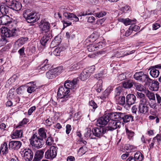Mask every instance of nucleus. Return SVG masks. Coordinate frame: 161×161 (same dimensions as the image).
<instances>
[{"instance_id": "37998d69", "label": "nucleus", "mask_w": 161, "mask_h": 161, "mask_svg": "<svg viewBox=\"0 0 161 161\" xmlns=\"http://www.w3.org/2000/svg\"><path fill=\"white\" fill-rule=\"evenodd\" d=\"M149 102L146 98L140 100L139 106H148Z\"/></svg>"}, {"instance_id": "79ce46f5", "label": "nucleus", "mask_w": 161, "mask_h": 161, "mask_svg": "<svg viewBox=\"0 0 161 161\" xmlns=\"http://www.w3.org/2000/svg\"><path fill=\"white\" fill-rule=\"evenodd\" d=\"M52 67V66L50 64H44L43 66L39 68V67L38 66V68L39 69H40L41 70L44 71L50 69Z\"/></svg>"}, {"instance_id": "f3484780", "label": "nucleus", "mask_w": 161, "mask_h": 161, "mask_svg": "<svg viewBox=\"0 0 161 161\" xmlns=\"http://www.w3.org/2000/svg\"><path fill=\"white\" fill-rule=\"evenodd\" d=\"M102 42H99L95 45L93 44H89L87 47V49L88 50H97L98 49H101L102 48L103 46Z\"/></svg>"}, {"instance_id": "a878e982", "label": "nucleus", "mask_w": 161, "mask_h": 161, "mask_svg": "<svg viewBox=\"0 0 161 161\" xmlns=\"http://www.w3.org/2000/svg\"><path fill=\"white\" fill-rule=\"evenodd\" d=\"M161 141L160 140V136L158 134L156 136L154 137L152 140V142L151 144H150L149 146L150 149H152L153 148V146L156 142H159Z\"/></svg>"}, {"instance_id": "4d7b16f0", "label": "nucleus", "mask_w": 161, "mask_h": 161, "mask_svg": "<svg viewBox=\"0 0 161 161\" xmlns=\"http://www.w3.org/2000/svg\"><path fill=\"white\" fill-rule=\"evenodd\" d=\"M90 108H93L94 110L97 107V104L93 101L92 100L89 102Z\"/></svg>"}, {"instance_id": "20e7f679", "label": "nucleus", "mask_w": 161, "mask_h": 161, "mask_svg": "<svg viewBox=\"0 0 161 161\" xmlns=\"http://www.w3.org/2000/svg\"><path fill=\"white\" fill-rule=\"evenodd\" d=\"M111 130V127L105 128L96 127L93 128L92 132L93 135L97 137H100L106 132L107 131Z\"/></svg>"}, {"instance_id": "c756f323", "label": "nucleus", "mask_w": 161, "mask_h": 161, "mask_svg": "<svg viewBox=\"0 0 161 161\" xmlns=\"http://www.w3.org/2000/svg\"><path fill=\"white\" fill-rule=\"evenodd\" d=\"M38 134L40 138H42V140H43L44 138L47 137L45 129L43 128H40L39 129Z\"/></svg>"}, {"instance_id": "ea45409f", "label": "nucleus", "mask_w": 161, "mask_h": 161, "mask_svg": "<svg viewBox=\"0 0 161 161\" xmlns=\"http://www.w3.org/2000/svg\"><path fill=\"white\" fill-rule=\"evenodd\" d=\"M64 86L66 88L69 89V92L70 91V89L72 90V89H74L75 88L74 87L73 85V84H72V83L71 82V81L69 80L66 81L65 82Z\"/></svg>"}, {"instance_id": "69168bd1", "label": "nucleus", "mask_w": 161, "mask_h": 161, "mask_svg": "<svg viewBox=\"0 0 161 161\" xmlns=\"http://www.w3.org/2000/svg\"><path fill=\"white\" fill-rule=\"evenodd\" d=\"M95 16L98 17L100 18L106 15V13L104 12H101L99 13H95Z\"/></svg>"}, {"instance_id": "680f3d73", "label": "nucleus", "mask_w": 161, "mask_h": 161, "mask_svg": "<svg viewBox=\"0 0 161 161\" xmlns=\"http://www.w3.org/2000/svg\"><path fill=\"white\" fill-rule=\"evenodd\" d=\"M58 44V42L57 41L56 38H55L51 43V47H54Z\"/></svg>"}, {"instance_id": "4468645a", "label": "nucleus", "mask_w": 161, "mask_h": 161, "mask_svg": "<svg viewBox=\"0 0 161 161\" xmlns=\"http://www.w3.org/2000/svg\"><path fill=\"white\" fill-rule=\"evenodd\" d=\"M11 22V18L8 15H3L0 16V24L6 25Z\"/></svg>"}, {"instance_id": "f03ea898", "label": "nucleus", "mask_w": 161, "mask_h": 161, "mask_svg": "<svg viewBox=\"0 0 161 161\" xmlns=\"http://www.w3.org/2000/svg\"><path fill=\"white\" fill-rule=\"evenodd\" d=\"M69 92V90L64 86L60 87L58 92V96L63 99L62 101H65L69 97V95H68Z\"/></svg>"}, {"instance_id": "9d476101", "label": "nucleus", "mask_w": 161, "mask_h": 161, "mask_svg": "<svg viewBox=\"0 0 161 161\" xmlns=\"http://www.w3.org/2000/svg\"><path fill=\"white\" fill-rule=\"evenodd\" d=\"M24 152V158L26 161H31L33 157V153L30 149H25L23 151Z\"/></svg>"}, {"instance_id": "6e6552de", "label": "nucleus", "mask_w": 161, "mask_h": 161, "mask_svg": "<svg viewBox=\"0 0 161 161\" xmlns=\"http://www.w3.org/2000/svg\"><path fill=\"white\" fill-rule=\"evenodd\" d=\"M159 69H161V65H157L151 66L149 69L150 70V74L153 78H157L159 75Z\"/></svg>"}, {"instance_id": "de8ad7c7", "label": "nucleus", "mask_w": 161, "mask_h": 161, "mask_svg": "<svg viewBox=\"0 0 161 161\" xmlns=\"http://www.w3.org/2000/svg\"><path fill=\"white\" fill-rule=\"evenodd\" d=\"M122 91V88L120 86L116 88L115 90V97L119 96Z\"/></svg>"}, {"instance_id": "bf43d9fd", "label": "nucleus", "mask_w": 161, "mask_h": 161, "mask_svg": "<svg viewBox=\"0 0 161 161\" xmlns=\"http://www.w3.org/2000/svg\"><path fill=\"white\" fill-rule=\"evenodd\" d=\"M126 77L125 73H122L118 76V80L122 81L126 79Z\"/></svg>"}, {"instance_id": "49530a36", "label": "nucleus", "mask_w": 161, "mask_h": 161, "mask_svg": "<svg viewBox=\"0 0 161 161\" xmlns=\"http://www.w3.org/2000/svg\"><path fill=\"white\" fill-rule=\"evenodd\" d=\"M32 12H31V10L29 9L25 10L23 13V15L24 17L26 19V18H28L29 15L31 14Z\"/></svg>"}, {"instance_id": "c9c22d12", "label": "nucleus", "mask_w": 161, "mask_h": 161, "mask_svg": "<svg viewBox=\"0 0 161 161\" xmlns=\"http://www.w3.org/2000/svg\"><path fill=\"white\" fill-rule=\"evenodd\" d=\"M98 36L95 34H92L86 40V42H95Z\"/></svg>"}, {"instance_id": "f8f14e48", "label": "nucleus", "mask_w": 161, "mask_h": 161, "mask_svg": "<svg viewBox=\"0 0 161 161\" xmlns=\"http://www.w3.org/2000/svg\"><path fill=\"white\" fill-rule=\"evenodd\" d=\"M63 15L66 19L69 20H73L75 22H78L79 20L78 17L73 13L64 12L63 13Z\"/></svg>"}, {"instance_id": "473e14b6", "label": "nucleus", "mask_w": 161, "mask_h": 161, "mask_svg": "<svg viewBox=\"0 0 161 161\" xmlns=\"http://www.w3.org/2000/svg\"><path fill=\"white\" fill-rule=\"evenodd\" d=\"M0 151L3 153H6L8 152V148L7 143L5 142L2 144L0 148Z\"/></svg>"}, {"instance_id": "e433bc0d", "label": "nucleus", "mask_w": 161, "mask_h": 161, "mask_svg": "<svg viewBox=\"0 0 161 161\" xmlns=\"http://www.w3.org/2000/svg\"><path fill=\"white\" fill-rule=\"evenodd\" d=\"M89 77L88 73L86 71H83L81 74L80 76V78L82 81L86 80Z\"/></svg>"}, {"instance_id": "09e8293b", "label": "nucleus", "mask_w": 161, "mask_h": 161, "mask_svg": "<svg viewBox=\"0 0 161 161\" xmlns=\"http://www.w3.org/2000/svg\"><path fill=\"white\" fill-rule=\"evenodd\" d=\"M54 142L53 138L51 137H48L46 141V143L47 145L51 146Z\"/></svg>"}, {"instance_id": "39448f33", "label": "nucleus", "mask_w": 161, "mask_h": 161, "mask_svg": "<svg viewBox=\"0 0 161 161\" xmlns=\"http://www.w3.org/2000/svg\"><path fill=\"white\" fill-rule=\"evenodd\" d=\"M111 119V114H106L97 121V125L99 126H104L107 124Z\"/></svg>"}, {"instance_id": "338daca9", "label": "nucleus", "mask_w": 161, "mask_h": 161, "mask_svg": "<svg viewBox=\"0 0 161 161\" xmlns=\"http://www.w3.org/2000/svg\"><path fill=\"white\" fill-rule=\"evenodd\" d=\"M137 97L139 98L140 100L146 98L145 95L143 93L137 92Z\"/></svg>"}, {"instance_id": "9b49d317", "label": "nucleus", "mask_w": 161, "mask_h": 161, "mask_svg": "<svg viewBox=\"0 0 161 161\" xmlns=\"http://www.w3.org/2000/svg\"><path fill=\"white\" fill-rule=\"evenodd\" d=\"M21 145V142L19 141H12L9 142L8 144L9 149L14 150H18Z\"/></svg>"}, {"instance_id": "aec40b11", "label": "nucleus", "mask_w": 161, "mask_h": 161, "mask_svg": "<svg viewBox=\"0 0 161 161\" xmlns=\"http://www.w3.org/2000/svg\"><path fill=\"white\" fill-rule=\"evenodd\" d=\"M138 112L143 115H146L149 112V107L148 106H139Z\"/></svg>"}, {"instance_id": "7c9ffc66", "label": "nucleus", "mask_w": 161, "mask_h": 161, "mask_svg": "<svg viewBox=\"0 0 161 161\" xmlns=\"http://www.w3.org/2000/svg\"><path fill=\"white\" fill-rule=\"evenodd\" d=\"M23 134V131L21 130H16L13 132L12 137L13 138L21 137Z\"/></svg>"}, {"instance_id": "a19ab883", "label": "nucleus", "mask_w": 161, "mask_h": 161, "mask_svg": "<svg viewBox=\"0 0 161 161\" xmlns=\"http://www.w3.org/2000/svg\"><path fill=\"white\" fill-rule=\"evenodd\" d=\"M22 45H21L18 42L16 41L14 44V50H24L25 48L24 47H21Z\"/></svg>"}, {"instance_id": "4c0bfd02", "label": "nucleus", "mask_w": 161, "mask_h": 161, "mask_svg": "<svg viewBox=\"0 0 161 161\" xmlns=\"http://www.w3.org/2000/svg\"><path fill=\"white\" fill-rule=\"evenodd\" d=\"M145 93L147 97L150 100H155V96L154 93L151 92L148 90L146 91Z\"/></svg>"}, {"instance_id": "3c124183", "label": "nucleus", "mask_w": 161, "mask_h": 161, "mask_svg": "<svg viewBox=\"0 0 161 161\" xmlns=\"http://www.w3.org/2000/svg\"><path fill=\"white\" fill-rule=\"evenodd\" d=\"M135 86L136 89L139 91H142L144 90V86L140 84H136L135 85Z\"/></svg>"}, {"instance_id": "5fc2aeb1", "label": "nucleus", "mask_w": 161, "mask_h": 161, "mask_svg": "<svg viewBox=\"0 0 161 161\" xmlns=\"http://www.w3.org/2000/svg\"><path fill=\"white\" fill-rule=\"evenodd\" d=\"M109 93L108 92V90H105L103 92V95L101 96H100V98L104 99V98H106L107 97H108V96H109Z\"/></svg>"}, {"instance_id": "a18cd8bd", "label": "nucleus", "mask_w": 161, "mask_h": 161, "mask_svg": "<svg viewBox=\"0 0 161 161\" xmlns=\"http://www.w3.org/2000/svg\"><path fill=\"white\" fill-rule=\"evenodd\" d=\"M16 78H17L16 76L14 75L8 80L7 83L9 85H12V84L15 82Z\"/></svg>"}, {"instance_id": "6ab92c4d", "label": "nucleus", "mask_w": 161, "mask_h": 161, "mask_svg": "<svg viewBox=\"0 0 161 161\" xmlns=\"http://www.w3.org/2000/svg\"><path fill=\"white\" fill-rule=\"evenodd\" d=\"M27 22L29 23H33L36 22L38 19L36 17V14L32 12L28 16V18L25 19Z\"/></svg>"}, {"instance_id": "13d9d810", "label": "nucleus", "mask_w": 161, "mask_h": 161, "mask_svg": "<svg viewBox=\"0 0 161 161\" xmlns=\"http://www.w3.org/2000/svg\"><path fill=\"white\" fill-rule=\"evenodd\" d=\"M52 56H60L61 53V51H53L51 53H49Z\"/></svg>"}, {"instance_id": "0eeeda50", "label": "nucleus", "mask_w": 161, "mask_h": 161, "mask_svg": "<svg viewBox=\"0 0 161 161\" xmlns=\"http://www.w3.org/2000/svg\"><path fill=\"white\" fill-rule=\"evenodd\" d=\"M58 148L57 147L52 146L50 150H47L45 153V157L49 159H53L56 157Z\"/></svg>"}, {"instance_id": "2eb2a0df", "label": "nucleus", "mask_w": 161, "mask_h": 161, "mask_svg": "<svg viewBox=\"0 0 161 161\" xmlns=\"http://www.w3.org/2000/svg\"><path fill=\"white\" fill-rule=\"evenodd\" d=\"M136 97L133 94H130L126 96V103L128 105H132L135 103L136 101Z\"/></svg>"}, {"instance_id": "b1692460", "label": "nucleus", "mask_w": 161, "mask_h": 161, "mask_svg": "<svg viewBox=\"0 0 161 161\" xmlns=\"http://www.w3.org/2000/svg\"><path fill=\"white\" fill-rule=\"evenodd\" d=\"M9 8V7L6 4H1L0 8V12L2 14H7L8 12Z\"/></svg>"}, {"instance_id": "ddd939ff", "label": "nucleus", "mask_w": 161, "mask_h": 161, "mask_svg": "<svg viewBox=\"0 0 161 161\" xmlns=\"http://www.w3.org/2000/svg\"><path fill=\"white\" fill-rule=\"evenodd\" d=\"M49 26L50 24L49 23L44 20H41L39 25V26L41 30L45 31L46 33H48V31L49 29Z\"/></svg>"}, {"instance_id": "bb28decb", "label": "nucleus", "mask_w": 161, "mask_h": 161, "mask_svg": "<svg viewBox=\"0 0 161 161\" xmlns=\"http://www.w3.org/2000/svg\"><path fill=\"white\" fill-rule=\"evenodd\" d=\"M134 84V82L132 80H128L125 81L123 83V86L124 88H130Z\"/></svg>"}, {"instance_id": "603ef678", "label": "nucleus", "mask_w": 161, "mask_h": 161, "mask_svg": "<svg viewBox=\"0 0 161 161\" xmlns=\"http://www.w3.org/2000/svg\"><path fill=\"white\" fill-rule=\"evenodd\" d=\"M102 53V51L95 52L94 53H91L88 54V56L90 58H94L95 56L100 54Z\"/></svg>"}, {"instance_id": "6e6d98bb", "label": "nucleus", "mask_w": 161, "mask_h": 161, "mask_svg": "<svg viewBox=\"0 0 161 161\" xmlns=\"http://www.w3.org/2000/svg\"><path fill=\"white\" fill-rule=\"evenodd\" d=\"M28 38L26 37H21L18 39L17 41L21 45L24 44L25 41L27 40Z\"/></svg>"}, {"instance_id": "f704fd0d", "label": "nucleus", "mask_w": 161, "mask_h": 161, "mask_svg": "<svg viewBox=\"0 0 161 161\" xmlns=\"http://www.w3.org/2000/svg\"><path fill=\"white\" fill-rule=\"evenodd\" d=\"M102 83L103 81L102 80L100 79L96 85V89L97 91L98 92H100L102 89Z\"/></svg>"}, {"instance_id": "c85d7f7f", "label": "nucleus", "mask_w": 161, "mask_h": 161, "mask_svg": "<svg viewBox=\"0 0 161 161\" xmlns=\"http://www.w3.org/2000/svg\"><path fill=\"white\" fill-rule=\"evenodd\" d=\"M119 21L123 23L125 25H128L134 24L135 20H131L129 18H121L119 19Z\"/></svg>"}, {"instance_id": "58836bf2", "label": "nucleus", "mask_w": 161, "mask_h": 161, "mask_svg": "<svg viewBox=\"0 0 161 161\" xmlns=\"http://www.w3.org/2000/svg\"><path fill=\"white\" fill-rule=\"evenodd\" d=\"M82 65L80 62H78L73 65L70 67L71 70H75L82 67Z\"/></svg>"}, {"instance_id": "0e129e2a", "label": "nucleus", "mask_w": 161, "mask_h": 161, "mask_svg": "<svg viewBox=\"0 0 161 161\" xmlns=\"http://www.w3.org/2000/svg\"><path fill=\"white\" fill-rule=\"evenodd\" d=\"M35 85L33 86L29 87L27 89V91L29 93H31L34 92L36 88Z\"/></svg>"}, {"instance_id": "423d86ee", "label": "nucleus", "mask_w": 161, "mask_h": 161, "mask_svg": "<svg viewBox=\"0 0 161 161\" xmlns=\"http://www.w3.org/2000/svg\"><path fill=\"white\" fill-rule=\"evenodd\" d=\"M134 78L135 79L142 82H149L151 80L150 79L149 76L144 74L142 71L137 72L135 73L134 75Z\"/></svg>"}, {"instance_id": "1a4fd4ad", "label": "nucleus", "mask_w": 161, "mask_h": 161, "mask_svg": "<svg viewBox=\"0 0 161 161\" xmlns=\"http://www.w3.org/2000/svg\"><path fill=\"white\" fill-rule=\"evenodd\" d=\"M9 8L14 10L18 11L20 10L22 7V4L19 1L13 0L8 4Z\"/></svg>"}, {"instance_id": "412c9836", "label": "nucleus", "mask_w": 161, "mask_h": 161, "mask_svg": "<svg viewBox=\"0 0 161 161\" xmlns=\"http://www.w3.org/2000/svg\"><path fill=\"white\" fill-rule=\"evenodd\" d=\"M121 115V119H123V122L124 123H127L130 121H132L133 120V117L130 114L125 115L122 113Z\"/></svg>"}, {"instance_id": "5701e85b", "label": "nucleus", "mask_w": 161, "mask_h": 161, "mask_svg": "<svg viewBox=\"0 0 161 161\" xmlns=\"http://www.w3.org/2000/svg\"><path fill=\"white\" fill-rule=\"evenodd\" d=\"M122 113L120 112H111V121H118L121 119Z\"/></svg>"}, {"instance_id": "2f4dec72", "label": "nucleus", "mask_w": 161, "mask_h": 161, "mask_svg": "<svg viewBox=\"0 0 161 161\" xmlns=\"http://www.w3.org/2000/svg\"><path fill=\"white\" fill-rule=\"evenodd\" d=\"M121 124V122L120 121L112 120L111 121V130L112 129L115 130L118 128L119 127Z\"/></svg>"}, {"instance_id": "4be33fe9", "label": "nucleus", "mask_w": 161, "mask_h": 161, "mask_svg": "<svg viewBox=\"0 0 161 161\" xmlns=\"http://www.w3.org/2000/svg\"><path fill=\"white\" fill-rule=\"evenodd\" d=\"M50 35L48 33H47L46 34L43 36L40 41L41 44L43 46L45 45L46 43L50 39Z\"/></svg>"}, {"instance_id": "864d4df0", "label": "nucleus", "mask_w": 161, "mask_h": 161, "mask_svg": "<svg viewBox=\"0 0 161 161\" xmlns=\"http://www.w3.org/2000/svg\"><path fill=\"white\" fill-rule=\"evenodd\" d=\"M63 67L62 66H59L53 69L54 71H55V72H56V73L57 75H59L62 72V71L63 69Z\"/></svg>"}, {"instance_id": "a211bd4d", "label": "nucleus", "mask_w": 161, "mask_h": 161, "mask_svg": "<svg viewBox=\"0 0 161 161\" xmlns=\"http://www.w3.org/2000/svg\"><path fill=\"white\" fill-rule=\"evenodd\" d=\"M44 152L42 150L37 151L34 155L33 161H40L43 158Z\"/></svg>"}, {"instance_id": "8fccbe9b", "label": "nucleus", "mask_w": 161, "mask_h": 161, "mask_svg": "<svg viewBox=\"0 0 161 161\" xmlns=\"http://www.w3.org/2000/svg\"><path fill=\"white\" fill-rule=\"evenodd\" d=\"M131 25L130 27V29H131L132 31H136L139 30L140 28L139 26L133 24Z\"/></svg>"}, {"instance_id": "f257e3e1", "label": "nucleus", "mask_w": 161, "mask_h": 161, "mask_svg": "<svg viewBox=\"0 0 161 161\" xmlns=\"http://www.w3.org/2000/svg\"><path fill=\"white\" fill-rule=\"evenodd\" d=\"M30 144L32 146L39 148L42 147L44 143L42 138H40L39 136H37L36 134H34L30 139Z\"/></svg>"}, {"instance_id": "393cba45", "label": "nucleus", "mask_w": 161, "mask_h": 161, "mask_svg": "<svg viewBox=\"0 0 161 161\" xmlns=\"http://www.w3.org/2000/svg\"><path fill=\"white\" fill-rule=\"evenodd\" d=\"M56 73L53 69H52L46 73V76L48 79H52L57 76Z\"/></svg>"}, {"instance_id": "c03bdc74", "label": "nucleus", "mask_w": 161, "mask_h": 161, "mask_svg": "<svg viewBox=\"0 0 161 161\" xmlns=\"http://www.w3.org/2000/svg\"><path fill=\"white\" fill-rule=\"evenodd\" d=\"M126 133L128 136L129 139H130L134 136V132L129 130L128 128H126Z\"/></svg>"}, {"instance_id": "72a5a7b5", "label": "nucleus", "mask_w": 161, "mask_h": 161, "mask_svg": "<svg viewBox=\"0 0 161 161\" xmlns=\"http://www.w3.org/2000/svg\"><path fill=\"white\" fill-rule=\"evenodd\" d=\"M144 158L143 155L140 152H137L136 153L134 156L135 160H137L138 161H142Z\"/></svg>"}, {"instance_id": "774afa93", "label": "nucleus", "mask_w": 161, "mask_h": 161, "mask_svg": "<svg viewBox=\"0 0 161 161\" xmlns=\"http://www.w3.org/2000/svg\"><path fill=\"white\" fill-rule=\"evenodd\" d=\"M87 19V22L89 23H92L94 22L95 20V19L93 16L87 17H86Z\"/></svg>"}, {"instance_id": "052dcab7", "label": "nucleus", "mask_w": 161, "mask_h": 161, "mask_svg": "<svg viewBox=\"0 0 161 161\" xmlns=\"http://www.w3.org/2000/svg\"><path fill=\"white\" fill-rule=\"evenodd\" d=\"M91 129H89L88 130L87 132L85 134V136L88 137H89L91 139H95V138H94L93 137V136L92 135L91 133Z\"/></svg>"}, {"instance_id": "e2e57ef3", "label": "nucleus", "mask_w": 161, "mask_h": 161, "mask_svg": "<svg viewBox=\"0 0 161 161\" xmlns=\"http://www.w3.org/2000/svg\"><path fill=\"white\" fill-rule=\"evenodd\" d=\"M28 122V119L26 118H25L22 121L20 122L19 125L16 126V128H18L20 126H22L23 125L26 124Z\"/></svg>"}, {"instance_id": "dca6fc26", "label": "nucleus", "mask_w": 161, "mask_h": 161, "mask_svg": "<svg viewBox=\"0 0 161 161\" xmlns=\"http://www.w3.org/2000/svg\"><path fill=\"white\" fill-rule=\"evenodd\" d=\"M150 79L151 80L149 82H147L146 84L151 83V90L153 91H157L158 90L159 88V83L157 80H153L150 78Z\"/></svg>"}, {"instance_id": "cd10ccee", "label": "nucleus", "mask_w": 161, "mask_h": 161, "mask_svg": "<svg viewBox=\"0 0 161 161\" xmlns=\"http://www.w3.org/2000/svg\"><path fill=\"white\" fill-rule=\"evenodd\" d=\"M114 98L117 103L123 105L125 103V97L124 96H116L114 97Z\"/></svg>"}, {"instance_id": "7ed1b4c3", "label": "nucleus", "mask_w": 161, "mask_h": 161, "mask_svg": "<svg viewBox=\"0 0 161 161\" xmlns=\"http://www.w3.org/2000/svg\"><path fill=\"white\" fill-rule=\"evenodd\" d=\"M2 36L6 37L15 36L17 35L18 31L16 29H13L10 30L7 27H2L0 29Z\"/></svg>"}]
</instances>
